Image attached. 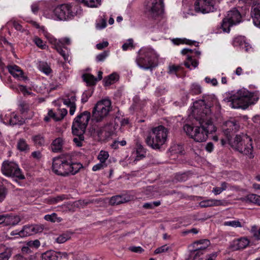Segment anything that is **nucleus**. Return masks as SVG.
Returning <instances> with one entry per match:
<instances>
[{"mask_svg":"<svg viewBox=\"0 0 260 260\" xmlns=\"http://www.w3.org/2000/svg\"><path fill=\"white\" fill-rule=\"evenodd\" d=\"M220 105L214 95H204L202 99L193 103L191 124L185 123L183 131L186 134L198 142L206 140L208 134L216 131L212 116L214 111H219Z\"/></svg>","mask_w":260,"mask_h":260,"instance_id":"nucleus-1","label":"nucleus"},{"mask_svg":"<svg viewBox=\"0 0 260 260\" xmlns=\"http://www.w3.org/2000/svg\"><path fill=\"white\" fill-rule=\"evenodd\" d=\"M110 109V101L102 100L99 101L93 107L92 117L90 112L88 111L78 114L73 119L72 125V133L75 136L73 141L77 147L83 146L85 140L84 134L91 118L94 123H101L100 124L101 128L112 124L111 117L109 114Z\"/></svg>","mask_w":260,"mask_h":260,"instance_id":"nucleus-2","label":"nucleus"},{"mask_svg":"<svg viewBox=\"0 0 260 260\" xmlns=\"http://www.w3.org/2000/svg\"><path fill=\"white\" fill-rule=\"evenodd\" d=\"M83 168L80 162H73L70 156L62 157H55L52 162V171L56 175L67 176L75 175Z\"/></svg>","mask_w":260,"mask_h":260,"instance_id":"nucleus-3","label":"nucleus"},{"mask_svg":"<svg viewBox=\"0 0 260 260\" xmlns=\"http://www.w3.org/2000/svg\"><path fill=\"white\" fill-rule=\"evenodd\" d=\"M259 100L257 92H251L248 90H239L236 94L228 95L224 100L230 102V106L235 109H246L250 105L254 104Z\"/></svg>","mask_w":260,"mask_h":260,"instance_id":"nucleus-4","label":"nucleus"},{"mask_svg":"<svg viewBox=\"0 0 260 260\" xmlns=\"http://www.w3.org/2000/svg\"><path fill=\"white\" fill-rule=\"evenodd\" d=\"M158 59V55L154 49L143 47L139 50L136 61L140 68L152 71L157 66Z\"/></svg>","mask_w":260,"mask_h":260,"instance_id":"nucleus-5","label":"nucleus"},{"mask_svg":"<svg viewBox=\"0 0 260 260\" xmlns=\"http://www.w3.org/2000/svg\"><path fill=\"white\" fill-rule=\"evenodd\" d=\"M168 131L163 125L153 127L145 139L148 146L154 150H159L168 140Z\"/></svg>","mask_w":260,"mask_h":260,"instance_id":"nucleus-6","label":"nucleus"},{"mask_svg":"<svg viewBox=\"0 0 260 260\" xmlns=\"http://www.w3.org/2000/svg\"><path fill=\"white\" fill-rule=\"evenodd\" d=\"M229 143L232 148L241 153L248 155L250 158L253 157L252 140L247 135H237L234 139L230 141Z\"/></svg>","mask_w":260,"mask_h":260,"instance_id":"nucleus-7","label":"nucleus"},{"mask_svg":"<svg viewBox=\"0 0 260 260\" xmlns=\"http://www.w3.org/2000/svg\"><path fill=\"white\" fill-rule=\"evenodd\" d=\"M144 14L149 20H156L164 11V0H147Z\"/></svg>","mask_w":260,"mask_h":260,"instance_id":"nucleus-8","label":"nucleus"},{"mask_svg":"<svg viewBox=\"0 0 260 260\" xmlns=\"http://www.w3.org/2000/svg\"><path fill=\"white\" fill-rule=\"evenodd\" d=\"M75 4H63L58 5L53 10L54 19L66 20L72 19L77 12Z\"/></svg>","mask_w":260,"mask_h":260,"instance_id":"nucleus-9","label":"nucleus"},{"mask_svg":"<svg viewBox=\"0 0 260 260\" xmlns=\"http://www.w3.org/2000/svg\"><path fill=\"white\" fill-rule=\"evenodd\" d=\"M1 172L5 176L15 178L16 180L25 179V176L18 164L13 161L4 160L2 164Z\"/></svg>","mask_w":260,"mask_h":260,"instance_id":"nucleus-10","label":"nucleus"},{"mask_svg":"<svg viewBox=\"0 0 260 260\" xmlns=\"http://www.w3.org/2000/svg\"><path fill=\"white\" fill-rule=\"evenodd\" d=\"M215 0H196L194 3V9L197 12L208 13L216 10L214 7Z\"/></svg>","mask_w":260,"mask_h":260,"instance_id":"nucleus-11","label":"nucleus"},{"mask_svg":"<svg viewBox=\"0 0 260 260\" xmlns=\"http://www.w3.org/2000/svg\"><path fill=\"white\" fill-rule=\"evenodd\" d=\"M224 126L226 128H224L223 133L229 142L232 140V136L239 130L240 125L235 120H229L225 122Z\"/></svg>","mask_w":260,"mask_h":260,"instance_id":"nucleus-12","label":"nucleus"},{"mask_svg":"<svg viewBox=\"0 0 260 260\" xmlns=\"http://www.w3.org/2000/svg\"><path fill=\"white\" fill-rule=\"evenodd\" d=\"M9 73L15 78L24 81L25 83L29 80L28 78L25 76L21 69L16 64L8 65L7 66Z\"/></svg>","mask_w":260,"mask_h":260,"instance_id":"nucleus-13","label":"nucleus"},{"mask_svg":"<svg viewBox=\"0 0 260 260\" xmlns=\"http://www.w3.org/2000/svg\"><path fill=\"white\" fill-rule=\"evenodd\" d=\"M70 40L68 38L62 39L59 43L55 45V48L57 52L61 55L65 61H67L69 58L68 47L65 45H70Z\"/></svg>","mask_w":260,"mask_h":260,"instance_id":"nucleus-14","label":"nucleus"},{"mask_svg":"<svg viewBox=\"0 0 260 260\" xmlns=\"http://www.w3.org/2000/svg\"><path fill=\"white\" fill-rule=\"evenodd\" d=\"M133 199V196L130 194L129 191H126L120 195L113 196L110 200V203L112 205H117L124 203L128 202Z\"/></svg>","mask_w":260,"mask_h":260,"instance_id":"nucleus-15","label":"nucleus"},{"mask_svg":"<svg viewBox=\"0 0 260 260\" xmlns=\"http://www.w3.org/2000/svg\"><path fill=\"white\" fill-rule=\"evenodd\" d=\"M76 96L75 93H71L66 94L64 98L62 99L63 103L67 107L70 108L69 112L71 115L74 114L76 109Z\"/></svg>","mask_w":260,"mask_h":260,"instance_id":"nucleus-16","label":"nucleus"},{"mask_svg":"<svg viewBox=\"0 0 260 260\" xmlns=\"http://www.w3.org/2000/svg\"><path fill=\"white\" fill-rule=\"evenodd\" d=\"M249 244V240L245 237L235 239L230 245L232 251H236L245 248Z\"/></svg>","mask_w":260,"mask_h":260,"instance_id":"nucleus-17","label":"nucleus"},{"mask_svg":"<svg viewBox=\"0 0 260 260\" xmlns=\"http://www.w3.org/2000/svg\"><path fill=\"white\" fill-rule=\"evenodd\" d=\"M146 152V149L141 144L137 142L132 154L135 158L134 161H138L145 158Z\"/></svg>","mask_w":260,"mask_h":260,"instance_id":"nucleus-18","label":"nucleus"},{"mask_svg":"<svg viewBox=\"0 0 260 260\" xmlns=\"http://www.w3.org/2000/svg\"><path fill=\"white\" fill-rule=\"evenodd\" d=\"M226 17L230 21H231L233 25L238 24L242 22L241 15L239 11L235 8L229 11Z\"/></svg>","mask_w":260,"mask_h":260,"instance_id":"nucleus-19","label":"nucleus"},{"mask_svg":"<svg viewBox=\"0 0 260 260\" xmlns=\"http://www.w3.org/2000/svg\"><path fill=\"white\" fill-rule=\"evenodd\" d=\"M223 205H224L223 201L212 199L205 200L199 203V206L201 208H207Z\"/></svg>","mask_w":260,"mask_h":260,"instance_id":"nucleus-20","label":"nucleus"},{"mask_svg":"<svg viewBox=\"0 0 260 260\" xmlns=\"http://www.w3.org/2000/svg\"><path fill=\"white\" fill-rule=\"evenodd\" d=\"M210 244V242L208 239H202L195 241L189 247L205 252L207 248Z\"/></svg>","mask_w":260,"mask_h":260,"instance_id":"nucleus-21","label":"nucleus"},{"mask_svg":"<svg viewBox=\"0 0 260 260\" xmlns=\"http://www.w3.org/2000/svg\"><path fill=\"white\" fill-rule=\"evenodd\" d=\"M65 143L64 139L59 137L54 140L51 145L52 150L53 152H60L63 149V146Z\"/></svg>","mask_w":260,"mask_h":260,"instance_id":"nucleus-22","label":"nucleus"},{"mask_svg":"<svg viewBox=\"0 0 260 260\" xmlns=\"http://www.w3.org/2000/svg\"><path fill=\"white\" fill-rule=\"evenodd\" d=\"M5 220L4 223L6 225H15L19 223L21 219L18 215H5Z\"/></svg>","mask_w":260,"mask_h":260,"instance_id":"nucleus-23","label":"nucleus"},{"mask_svg":"<svg viewBox=\"0 0 260 260\" xmlns=\"http://www.w3.org/2000/svg\"><path fill=\"white\" fill-rule=\"evenodd\" d=\"M183 70V68L181 66L172 64L169 67L168 73L174 74L178 77H181L184 75Z\"/></svg>","mask_w":260,"mask_h":260,"instance_id":"nucleus-24","label":"nucleus"},{"mask_svg":"<svg viewBox=\"0 0 260 260\" xmlns=\"http://www.w3.org/2000/svg\"><path fill=\"white\" fill-rule=\"evenodd\" d=\"M84 82H86L87 86H95L98 81V79L93 75L89 73L83 74L82 76Z\"/></svg>","mask_w":260,"mask_h":260,"instance_id":"nucleus-25","label":"nucleus"},{"mask_svg":"<svg viewBox=\"0 0 260 260\" xmlns=\"http://www.w3.org/2000/svg\"><path fill=\"white\" fill-rule=\"evenodd\" d=\"M254 25L260 28V10L257 8H254L251 12Z\"/></svg>","mask_w":260,"mask_h":260,"instance_id":"nucleus-26","label":"nucleus"},{"mask_svg":"<svg viewBox=\"0 0 260 260\" xmlns=\"http://www.w3.org/2000/svg\"><path fill=\"white\" fill-rule=\"evenodd\" d=\"M78 3H81L84 6L96 8L101 5V0H76Z\"/></svg>","mask_w":260,"mask_h":260,"instance_id":"nucleus-27","label":"nucleus"},{"mask_svg":"<svg viewBox=\"0 0 260 260\" xmlns=\"http://www.w3.org/2000/svg\"><path fill=\"white\" fill-rule=\"evenodd\" d=\"M118 79V75L115 73H112L104 79V85L110 86L117 81Z\"/></svg>","mask_w":260,"mask_h":260,"instance_id":"nucleus-28","label":"nucleus"},{"mask_svg":"<svg viewBox=\"0 0 260 260\" xmlns=\"http://www.w3.org/2000/svg\"><path fill=\"white\" fill-rule=\"evenodd\" d=\"M173 43L177 45H179L180 44H187L189 45H194L195 46H199V43L194 41H191L185 38L184 39H179L177 38L173 40Z\"/></svg>","mask_w":260,"mask_h":260,"instance_id":"nucleus-29","label":"nucleus"},{"mask_svg":"<svg viewBox=\"0 0 260 260\" xmlns=\"http://www.w3.org/2000/svg\"><path fill=\"white\" fill-rule=\"evenodd\" d=\"M190 251L189 256L192 260H201L203 259L202 255L205 252L189 247Z\"/></svg>","mask_w":260,"mask_h":260,"instance_id":"nucleus-30","label":"nucleus"},{"mask_svg":"<svg viewBox=\"0 0 260 260\" xmlns=\"http://www.w3.org/2000/svg\"><path fill=\"white\" fill-rule=\"evenodd\" d=\"M94 90V87H91L83 92L82 94L81 100V102L82 104H85L88 101V99L93 94Z\"/></svg>","mask_w":260,"mask_h":260,"instance_id":"nucleus-31","label":"nucleus"},{"mask_svg":"<svg viewBox=\"0 0 260 260\" xmlns=\"http://www.w3.org/2000/svg\"><path fill=\"white\" fill-rule=\"evenodd\" d=\"M42 260H57L56 251L53 250H49L42 253Z\"/></svg>","mask_w":260,"mask_h":260,"instance_id":"nucleus-32","label":"nucleus"},{"mask_svg":"<svg viewBox=\"0 0 260 260\" xmlns=\"http://www.w3.org/2000/svg\"><path fill=\"white\" fill-rule=\"evenodd\" d=\"M25 122V119L21 116L17 115L14 112L12 113V117L11 120L10 125H22Z\"/></svg>","mask_w":260,"mask_h":260,"instance_id":"nucleus-33","label":"nucleus"},{"mask_svg":"<svg viewBox=\"0 0 260 260\" xmlns=\"http://www.w3.org/2000/svg\"><path fill=\"white\" fill-rule=\"evenodd\" d=\"M202 92V87L197 83H193L190 86L188 94L192 95H198Z\"/></svg>","mask_w":260,"mask_h":260,"instance_id":"nucleus-34","label":"nucleus"},{"mask_svg":"<svg viewBox=\"0 0 260 260\" xmlns=\"http://www.w3.org/2000/svg\"><path fill=\"white\" fill-rule=\"evenodd\" d=\"M246 202L251 203L260 206V196L255 194H249L245 197Z\"/></svg>","mask_w":260,"mask_h":260,"instance_id":"nucleus-35","label":"nucleus"},{"mask_svg":"<svg viewBox=\"0 0 260 260\" xmlns=\"http://www.w3.org/2000/svg\"><path fill=\"white\" fill-rule=\"evenodd\" d=\"M34 229L33 225H25L23 226L22 229L20 230V235L23 236V237L33 235L34 234L33 231Z\"/></svg>","mask_w":260,"mask_h":260,"instance_id":"nucleus-36","label":"nucleus"},{"mask_svg":"<svg viewBox=\"0 0 260 260\" xmlns=\"http://www.w3.org/2000/svg\"><path fill=\"white\" fill-rule=\"evenodd\" d=\"M187 60L184 61V66L188 69H190V66H192L194 68H197L199 65V61L195 59L192 58V56L188 55L186 58Z\"/></svg>","mask_w":260,"mask_h":260,"instance_id":"nucleus-37","label":"nucleus"},{"mask_svg":"<svg viewBox=\"0 0 260 260\" xmlns=\"http://www.w3.org/2000/svg\"><path fill=\"white\" fill-rule=\"evenodd\" d=\"M234 25L232 24L231 21L225 17L224 18L221 23L220 27L224 32H229L230 31V27Z\"/></svg>","mask_w":260,"mask_h":260,"instance_id":"nucleus-38","label":"nucleus"},{"mask_svg":"<svg viewBox=\"0 0 260 260\" xmlns=\"http://www.w3.org/2000/svg\"><path fill=\"white\" fill-rule=\"evenodd\" d=\"M17 148L20 151H27L29 149V145L24 139H20L18 140Z\"/></svg>","mask_w":260,"mask_h":260,"instance_id":"nucleus-39","label":"nucleus"},{"mask_svg":"<svg viewBox=\"0 0 260 260\" xmlns=\"http://www.w3.org/2000/svg\"><path fill=\"white\" fill-rule=\"evenodd\" d=\"M250 233L255 240H260V227L258 228L256 225H252L251 228Z\"/></svg>","mask_w":260,"mask_h":260,"instance_id":"nucleus-40","label":"nucleus"},{"mask_svg":"<svg viewBox=\"0 0 260 260\" xmlns=\"http://www.w3.org/2000/svg\"><path fill=\"white\" fill-rule=\"evenodd\" d=\"M39 67L40 70L42 71L46 75H48L52 72V70L50 66L45 62H41L39 64Z\"/></svg>","mask_w":260,"mask_h":260,"instance_id":"nucleus-41","label":"nucleus"},{"mask_svg":"<svg viewBox=\"0 0 260 260\" xmlns=\"http://www.w3.org/2000/svg\"><path fill=\"white\" fill-rule=\"evenodd\" d=\"M245 43L244 38L242 36H237L233 39L232 44L234 47H239Z\"/></svg>","mask_w":260,"mask_h":260,"instance_id":"nucleus-42","label":"nucleus"},{"mask_svg":"<svg viewBox=\"0 0 260 260\" xmlns=\"http://www.w3.org/2000/svg\"><path fill=\"white\" fill-rule=\"evenodd\" d=\"M159 201H154L152 202L145 203L143 204V207L146 209H152L160 205Z\"/></svg>","mask_w":260,"mask_h":260,"instance_id":"nucleus-43","label":"nucleus"},{"mask_svg":"<svg viewBox=\"0 0 260 260\" xmlns=\"http://www.w3.org/2000/svg\"><path fill=\"white\" fill-rule=\"evenodd\" d=\"M134 47V41L132 39H130L122 45V49L123 51H126L128 49H133Z\"/></svg>","mask_w":260,"mask_h":260,"instance_id":"nucleus-44","label":"nucleus"},{"mask_svg":"<svg viewBox=\"0 0 260 260\" xmlns=\"http://www.w3.org/2000/svg\"><path fill=\"white\" fill-rule=\"evenodd\" d=\"M34 42L37 47L41 48V49H45L46 47V45L43 41L37 36H36L34 38Z\"/></svg>","mask_w":260,"mask_h":260,"instance_id":"nucleus-45","label":"nucleus"},{"mask_svg":"<svg viewBox=\"0 0 260 260\" xmlns=\"http://www.w3.org/2000/svg\"><path fill=\"white\" fill-rule=\"evenodd\" d=\"M109 155L108 152L102 150L98 155V159L101 162L104 164L109 157Z\"/></svg>","mask_w":260,"mask_h":260,"instance_id":"nucleus-46","label":"nucleus"},{"mask_svg":"<svg viewBox=\"0 0 260 260\" xmlns=\"http://www.w3.org/2000/svg\"><path fill=\"white\" fill-rule=\"evenodd\" d=\"M175 179L179 182H184L188 179V175L186 173H177L175 176Z\"/></svg>","mask_w":260,"mask_h":260,"instance_id":"nucleus-47","label":"nucleus"},{"mask_svg":"<svg viewBox=\"0 0 260 260\" xmlns=\"http://www.w3.org/2000/svg\"><path fill=\"white\" fill-rule=\"evenodd\" d=\"M6 183L0 184V202H2L6 198L7 193V189L5 186Z\"/></svg>","mask_w":260,"mask_h":260,"instance_id":"nucleus-48","label":"nucleus"},{"mask_svg":"<svg viewBox=\"0 0 260 260\" xmlns=\"http://www.w3.org/2000/svg\"><path fill=\"white\" fill-rule=\"evenodd\" d=\"M34 141L37 145L42 146L45 143L44 138L41 135H38L34 137Z\"/></svg>","mask_w":260,"mask_h":260,"instance_id":"nucleus-49","label":"nucleus"},{"mask_svg":"<svg viewBox=\"0 0 260 260\" xmlns=\"http://www.w3.org/2000/svg\"><path fill=\"white\" fill-rule=\"evenodd\" d=\"M109 54V51H104L103 52L99 54L96 56V61L97 62L103 61L108 56Z\"/></svg>","mask_w":260,"mask_h":260,"instance_id":"nucleus-50","label":"nucleus"},{"mask_svg":"<svg viewBox=\"0 0 260 260\" xmlns=\"http://www.w3.org/2000/svg\"><path fill=\"white\" fill-rule=\"evenodd\" d=\"M224 225L235 228L242 227L241 223L238 220L226 221L224 222Z\"/></svg>","mask_w":260,"mask_h":260,"instance_id":"nucleus-51","label":"nucleus"},{"mask_svg":"<svg viewBox=\"0 0 260 260\" xmlns=\"http://www.w3.org/2000/svg\"><path fill=\"white\" fill-rule=\"evenodd\" d=\"M26 245L29 246L31 248L38 249L40 246V242L38 239L34 241L31 240L27 242Z\"/></svg>","mask_w":260,"mask_h":260,"instance_id":"nucleus-52","label":"nucleus"},{"mask_svg":"<svg viewBox=\"0 0 260 260\" xmlns=\"http://www.w3.org/2000/svg\"><path fill=\"white\" fill-rule=\"evenodd\" d=\"M44 219L52 222H55L57 218V215L55 213H53L51 214H47L44 216Z\"/></svg>","mask_w":260,"mask_h":260,"instance_id":"nucleus-53","label":"nucleus"},{"mask_svg":"<svg viewBox=\"0 0 260 260\" xmlns=\"http://www.w3.org/2000/svg\"><path fill=\"white\" fill-rule=\"evenodd\" d=\"M170 248L167 245H162L156 248L154 252V254H158L163 252H167Z\"/></svg>","mask_w":260,"mask_h":260,"instance_id":"nucleus-54","label":"nucleus"},{"mask_svg":"<svg viewBox=\"0 0 260 260\" xmlns=\"http://www.w3.org/2000/svg\"><path fill=\"white\" fill-rule=\"evenodd\" d=\"M70 237L68 235L66 234H63L59 236H58L56 239V242L58 243H63L66 241H67Z\"/></svg>","mask_w":260,"mask_h":260,"instance_id":"nucleus-55","label":"nucleus"},{"mask_svg":"<svg viewBox=\"0 0 260 260\" xmlns=\"http://www.w3.org/2000/svg\"><path fill=\"white\" fill-rule=\"evenodd\" d=\"M48 116H49L50 118H52L56 121L60 120L59 116L58 115V114L54 112L52 109L49 110L48 112Z\"/></svg>","mask_w":260,"mask_h":260,"instance_id":"nucleus-56","label":"nucleus"},{"mask_svg":"<svg viewBox=\"0 0 260 260\" xmlns=\"http://www.w3.org/2000/svg\"><path fill=\"white\" fill-rule=\"evenodd\" d=\"M18 89L24 94V95H30L31 92L28 90L26 86L23 85L18 86Z\"/></svg>","mask_w":260,"mask_h":260,"instance_id":"nucleus-57","label":"nucleus"},{"mask_svg":"<svg viewBox=\"0 0 260 260\" xmlns=\"http://www.w3.org/2000/svg\"><path fill=\"white\" fill-rule=\"evenodd\" d=\"M107 26L106 20L105 19H101L99 22L96 23V27L99 29H103Z\"/></svg>","mask_w":260,"mask_h":260,"instance_id":"nucleus-58","label":"nucleus"},{"mask_svg":"<svg viewBox=\"0 0 260 260\" xmlns=\"http://www.w3.org/2000/svg\"><path fill=\"white\" fill-rule=\"evenodd\" d=\"M11 256L10 252L5 251L0 253V260H8Z\"/></svg>","mask_w":260,"mask_h":260,"instance_id":"nucleus-59","label":"nucleus"},{"mask_svg":"<svg viewBox=\"0 0 260 260\" xmlns=\"http://www.w3.org/2000/svg\"><path fill=\"white\" fill-rule=\"evenodd\" d=\"M205 81L207 83L211 84L214 86H215L218 84V82L216 78L211 79L209 77H206L205 78Z\"/></svg>","mask_w":260,"mask_h":260,"instance_id":"nucleus-60","label":"nucleus"},{"mask_svg":"<svg viewBox=\"0 0 260 260\" xmlns=\"http://www.w3.org/2000/svg\"><path fill=\"white\" fill-rule=\"evenodd\" d=\"M13 26L18 31L21 32L24 31L23 26L17 21L14 20L13 21Z\"/></svg>","mask_w":260,"mask_h":260,"instance_id":"nucleus-61","label":"nucleus"},{"mask_svg":"<svg viewBox=\"0 0 260 260\" xmlns=\"http://www.w3.org/2000/svg\"><path fill=\"white\" fill-rule=\"evenodd\" d=\"M198 232H199V231L198 229H197L196 228H192L191 229H190V230H186L183 231L182 232V234L183 235L185 236L190 233H192L193 234H197L198 233Z\"/></svg>","mask_w":260,"mask_h":260,"instance_id":"nucleus-62","label":"nucleus"},{"mask_svg":"<svg viewBox=\"0 0 260 260\" xmlns=\"http://www.w3.org/2000/svg\"><path fill=\"white\" fill-rule=\"evenodd\" d=\"M214 148V145H213V143L211 142H208L206 144V147H205V150H206V151H207L209 153L212 152L213 151Z\"/></svg>","mask_w":260,"mask_h":260,"instance_id":"nucleus-63","label":"nucleus"},{"mask_svg":"<svg viewBox=\"0 0 260 260\" xmlns=\"http://www.w3.org/2000/svg\"><path fill=\"white\" fill-rule=\"evenodd\" d=\"M16 256L19 260H33L35 257L33 255H29L27 257H25L20 254L17 255Z\"/></svg>","mask_w":260,"mask_h":260,"instance_id":"nucleus-64","label":"nucleus"}]
</instances>
